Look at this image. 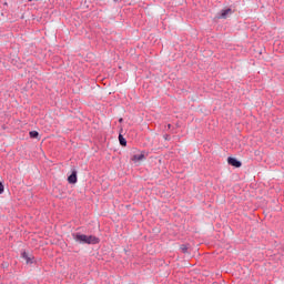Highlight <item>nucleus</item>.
<instances>
[{"label": "nucleus", "instance_id": "9", "mask_svg": "<svg viewBox=\"0 0 284 284\" xmlns=\"http://www.w3.org/2000/svg\"><path fill=\"white\" fill-rule=\"evenodd\" d=\"M181 250H182V252H184V253H185V252H187V246L182 245V246H181Z\"/></svg>", "mask_w": 284, "mask_h": 284}, {"label": "nucleus", "instance_id": "11", "mask_svg": "<svg viewBox=\"0 0 284 284\" xmlns=\"http://www.w3.org/2000/svg\"><path fill=\"white\" fill-rule=\"evenodd\" d=\"M119 121H120V123H121V122H123V119H120Z\"/></svg>", "mask_w": 284, "mask_h": 284}, {"label": "nucleus", "instance_id": "1", "mask_svg": "<svg viewBox=\"0 0 284 284\" xmlns=\"http://www.w3.org/2000/svg\"><path fill=\"white\" fill-rule=\"evenodd\" d=\"M72 237L75 241V243H80V244L97 245V243H99V237L94 235L73 233Z\"/></svg>", "mask_w": 284, "mask_h": 284}, {"label": "nucleus", "instance_id": "5", "mask_svg": "<svg viewBox=\"0 0 284 284\" xmlns=\"http://www.w3.org/2000/svg\"><path fill=\"white\" fill-rule=\"evenodd\" d=\"M145 159L144 154H135L132 156L133 163H141Z\"/></svg>", "mask_w": 284, "mask_h": 284}, {"label": "nucleus", "instance_id": "10", "mask_svg": "<svg viewBox=\"0 0 284 284\" xmlns=\"http://www.w3.org/2000/svg\"><path fill=\"white\" fill-rule=\"evenodd\" d=\"M0 194H3V184L0 182Z\"/></svg>", "mask_w": 284, "mask_h": 284}, {"label": "nucleus", "instance_id": "12", "mask_svg": "<svg viewBox=\"0 0 284 284\" xmlns=\"http://www.w3.org/2000/svg\"><path fill=\"white\" fill-rule=\"evenodd\" d=\"M29 1H32V0H29Z\"/></svg>", "mask_w": 284, "mask_h": 284}, {"label": "nucleus", "instance_id": "7", "mask_svg": "<svg viewBox=\"0 0 284 284\" xmlns=\"http://www.w3.org/2000/svg\"><path fill=\"white\" fill-rule=\"evenodd\" d=\"M119 142L120 145L126 146L128 145V141H125V138H123V135H119Z\"/></svg>", "mask_w": 284, "mask_h": 284}, {"label": "nucleus", "instance_id": "2", "mask_svg": "<svg viewBox=\"0 0 284 284\" xmlns=\"http://www.w3.org/2000/svg\"><path fill=\"white\" fill-rule=\"evenodd\" d=\"M22 258L26 261L27 265L32 264L34 261V256H32L26 252L22 253Z\"/></svg>", "mask_w": 284, "mask_h": 284}, {"label": "nucleus", "instance_id": "8", "mask_svg": "<svg viewBox=\"0 0 284 284\" xmlns=\"http://www.w3.org/2000/svg\"><path fill=\"white\" fill-rule=\"evenodd\" d=\"M29 134L31 139H39V132L37 131H31Z\"/></svg>", "mask_w": 284, "mask_h": 284}, {"label": "nucleus", "instance_id": "4", "mask_svg": "<svg viewBox=\"0 0 284 284\" xmlns=\"http://www.w3.org/2000/svg\"><path fill=\"white\" fill-rule=\"evenodd\" d=\"M68 182L71 184L77 183V170H72V173L68 176Z\"/></svg>", "mask_w": 284, "mask_h": 284}, {"label": "nucleus", "instance_id": "3", "mask_svg": "<svg viewBox=\"0 0 284 284\" xmlns=\"http://www.w3.org/2000/svg\"><path fill=\"white\" fill-rule=\"evenodd\" d=\"M229 165H233V168H241V161L234 159V158H229L227 159Z\"/></svg>", "mask_w": 284, "mask_h": 284}, {"label": "nucleus", "instance_id": "6", "mask_svg": "<svg viewBox=\"0 0 284 284\" xmlns=\"http://www.w3.org/2000/svg\"><path fill=\"white\" fill-rule=\"evenodd\" d=\"M229 14H232V9L222 10L221 19H227Z\"/></svg>", "mask_w": 284, "mask_h": 284}]
</instances>
